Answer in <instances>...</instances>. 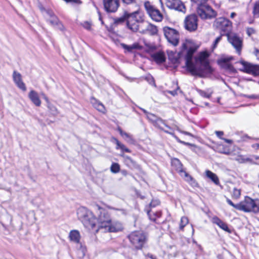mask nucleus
Segmentation results:
<instances>
[{"label": "nucleus", "mask_w": 259, "mask_h": 259, "mask_svg": "<svg viewBox=\"0 0 259 259\" xmlns=\"http://www.w3.org/2000/svg\"><path fill=\"white\" fill-rule=\"evenodd\" d=\"M255 33V30L252 28H248L247 29V33L249 36Z\"/></svg>", "instance_id": "de8ad7c7"}, {"label": "nucleus", "mask_w": 259, "mask_h": 259, "mask_svg": "<svg viewBox=\"0 0 259 259\" xmlns=\"http://www.w3.org/2000/svg\"><path fill=\"white\" fill-rule=\"evenodd\" d=\"M253 14L254 17H259V0L256 1L254 5Z\"/></svg>", "instance_id": "c9c22d12"}, {"label": "nucleus", "mask_w": 259, "mask_h": 259, "mask_svg": "<svg viewBox=\"0 0 259 259\" xmlns=\"http://www.w3.org/2000/svg\"><path fill=\"white\" fill-rule=\"evenodd\" d=\"M212 222L213 224H215L222 230L226 231L227 232L230 233L231 232V230L229 228L227 224L226 223L224 222L223 221H222L218 217H213L212 219Z\"/></svg>", "instance_id": "aec40b11"}, {"label": "nucleus", "mask_w": 259, "mask_h": 259, "mask_svg": "<svg viewBox=\"0 0 259 259\" xmlns=\"http://www.w3.org/2000/svg\"><path fill=\"white\" fill-rule=\"evenodd\" d=\"M128 239L136 249H141L147 241L145 233L136 231L131 232L128 236Z\"/></svg>", "instance_id": "20e7f679"}, {"label": "nucleus", "mask_w": 259, "mask_h": 259, "mask_svg": "<svg viewBox=\"0 0 259 259\" xmlns=\"http://www.w3.org/2000/svg\"><path fill=\"white\" fill-rule=\"evenodd\" d=\"M182 50L179 53L174 52L173 51H168L167 55L168 57V59L174 63H176L178 62L179 59L180 58L183 57L184 58V56L181 54Z\"/></svg>", "instance_id": "b1692460"}, {"label": "nucleus", "mask_w": 259, "mask_h": 259, "mask_svg": "<svg viewBox=\"0 0 259 259\" xmlns=\"http://www.w3.org/2000/svg\"><path fill=\"white\" fill-rule=\"evenodd\" d=\"M151 56L153 60L158 64L163 63L165 60L164 54L162 52H158L153 53L151 54Z\"/></svg>", "instance_id": "a878e982"}, {"label": "nucleus", "mask_w": 259, "mask_h": 259, "mask_svg": "<svg viewBox=\"0 0 259 259\" xmlns=\"http://www.w3.org/2000/svg\"><path fill=\"white\" fill-rule=\"evenodd\" d=\"M148 215L149 216V218H150V219L151 220H153V221H155V219H152V218H151V211H149V212H148Z\"/></svg>", "instance_id": "bf43d9fd"}, {"label": "nucleus", "mask_w": 259, "mask_h": 259, "mask_svg": "<svg viewBox=\"0 0 259 259\" xmlns=\"http://www.w3.org/2000/svg\"><path fill=\"white\" fill-rule=\"evenodd\" d=\"M197 46L190 39H186L182 45L181 54L184 56L186 65L188 70L192 75L201 77H206L212 72V69L209 65L207 52H201L192 61L194 53L197 49Z\"/></svg>", "instance_id": "f257e3e1"}, {"label": "nucleus", "mask_w": 259, "mask_h": 259, "mask_svg": "<svg viewBox=\"0 0 259 259\" xmlns=\"http://www.w3.org/2000/svg\"><path fill=\"white\" fill-rule=\"evenodd\" d=\"M82 25L85 29L87 30H90L91 28V24L88 21L84 22L82 23Z\"/></svg>", "instance_id": "c03bdc74"}, {"label": "nucleus", "mask_w": 259, "mask_h": 259, "mask_svg": "<svg viewBox=\"0 0 259 259\" xmlns=\"http://www.w3.org/2000/svg\"><path fill=\"white\" fill-rule=\"evenodd\" d=\"M146 256L151 259H157L155 256L150 253L147 254Z\"/></svg>", "instance_id": "864d4df0"}, {"label": "nucleus", "mask_w": 259, "mask_h": 259, "mask_svg": "<svg viewBox=\"0 0 259 259\" xmlns=\"http://www.w3.org/2000/svg\"><path fill=\"white\" fill-rule=\"evenodd\" d=\"M252 147L256 149H259V144H255L252 145Z\"/></svg>", "instance_id": "6e6d98bb"}, {"label": "nucleus", "mask_w": 259, "mask_h": 259, "mask_svg": "<svg viewBox=\"0 0 259 259\" xmlns=\"http://www.w3.org/2000/svg\"><path fill=\"white\" fill-rule=\"evenodd\" d=\"M242 65L241 71L247 73L256 75L259 74V67L257 65H253L244 61H241L239 62Z\"/></svg>", "instance_id": "2eb2a0df"}, {"label": "nucleus", "mask_w": 259, "mask_h": 259, "mask_svg": "<svg viewBox=\"0 0 259 259\" xmlns=\"http://www.w3.org/2000/svg\"><path fill=\"white\" fill-rule=\"evenodd\" d=\"M99 19H100V21H101L102 24H103V21L102 20L101 18V17H100H100H99Z\"/></svg>", "instance_id": "69168bd1"}, {"label": "nucleus", "mask_w": 259, "mask_h": 259, "mask_svg": "<svg viewBox=\"0 0 259 259\" xmlns=\"http://www.w3.org/2000/svg\"><path fill=\"white\" fill-rule=\"evenodd\" d=\"M177 130L180 132V133L183 134H185L186 135H188V136H193V135H192V134H191L190 133H189V132H185V131H181L180 130L178 127H177Z\"/></svg>", "instance_id": "09e8293b"}, {"label": "nucleus", "mask_w": 259, "mask_h": 259, "mask_svg": "<svg viewBox=\"0 0 259 259\" xmlns=\"http://www.w3.org/2000/svg\"><path fill=\"white\" fill-rule=\"evenodd\" d=\"M185 28L190 32L195 31L198 27V19L196 15L188 16L185 19Z\"/></svg>", "instance_id": "ddd939ff"}, {"label": "nucleus", "mask_w": 259, "mask_h": 259, "mask_svg": "<svg viewBox=\"0 0 259 259\" xmlns=\"http://www.w3.org/2000/svg\"><path fill=\"white\" fill-rule=\"evenodd\" d=\"M227 36L229 41L236 49L238 55H240L242 46V39L235 34H228Z\"/></svg>", "instance_id": "4468645a"}, {"label": "nucleus", "mask_w": 259, "mask_h": 259, "mask_svg": "<svg viewBox=\"0 0 259 259\" xmlns=\"http://www.w3.org/2000/svg\"><path fill=\"white\" fill-rule=\"evenodd\" d=\"M141 110L146 114V116H147V113H149V112H148L146 110L144 109H141Z\"/></svg>", "instance_id": "052dcab7"}, {"label": "nucleus", "mask_w": 259, "mask_h": 259, "mask_svg": "<svg viewBox=\"0 0 259 259\" xmlns=\"http://www.w3.org/2000/svg\"><path fill=\"white\" fill-rule=\"evenodd\" d=\"M166 5L171 9L183 11L185 8L184 5L180 0H166Z\"/></svg>", "instance_id": "a211bd4d"}, {"label": "nucleus", "mask_w": 259, "mask_h": 259, "mask_svg": "<svg viewBox=\"0 0 259 259\" xmlns=\"http://www.w3.org/2000/svg\"><path fill=\"white\" fill-rule=\"evenodd\" d=\"M97 213L99 215L100 226L109 232H117L123 230L122 224L118 221L112 222L110 215L107 210L97 206Z\"/></svg>", "instance_id": "7ed1b4c3"}, {"label": "nucleus", "mask_w": 259, "mask_h": 259, "mask_svg": "<svg viewBox=\"0 0 259 259\" xmlns=\"http://www.w3.org/2000/svg\"><path fill=\"white\" fill-rule=\"evenodd\" d=\"M174 92H170L169 93H170L171 94H172V95H175Z\"/></svg>", "instance_id": "338daca9"}, {"label": "nucleus", "mask_w": 259, "mask_h": 259, "mask_svg": "<svg viewBox=\"0 0 259 259\" xmlns=\"http://www.w3.org/2000/svg\"><path fill=\"white\" fill-rule=\"evenodd\" d=\"M158 29L156 26L149 22L148 28L147 29L146 34L150 35H155L157 33Z\"/></svg>", "instance_id": "473e14b6"}, {"label": "nucleus", "mask_w": 259, "mask_h": 259, "mask_svg": "<svg viewBox=\"0 0 259 259\" xmlns=\"http://www.w3.org/2000/svg\"><path fill=\"white\" fill-rule=\"evenodd\" d=\"M164 132L167 134H169L171 135H172L175 138V139L178 142L180 143H182L185 145H191V144L189 143H187V142H185L184 141H181L180 139H179L178 138V137H177L175 134L174 133H172V132H169L168 131H164Z\"/></svg>", "instance_id": "4c0bfd02"}, {"label": "nucleus", "mask_w": 259, "mask_h": 259, "mask_svg": "<svg viewBox=\"0 0 259 259\" xmlns=\"http://www.w3.org/2000/svg\"><path fill=\"white\" fill-rule=\"evenodd\" d=\"M91 103L93 106L99 111L105 113L106 109L105 106L99 101L97 100L95 98H92L91 99Z\"/></svg>", "instance_id": "cd10ccee"}, {"label": "nucleus", "mask_w": 259, "mask_h": 259, "mask_svg": "<svg viewBox=\"0 0 259 259\" xmlns=\"http://www.w3.org/2000/svg\"><path fill=\"white\" fill-rule=\"evenodd\" d=\"M108 207L109 209H116V210H117V209L113 208H112V207H110V206H108Z\"/></svg>", "instance_id": "0e129e2a"}, {"label": "nucleus", "mask_w": 259, "mask_h": 259, "mask_svg": "<svg viewBox=\"0 0 259 259\" xmlns=\"http://www.w3.org/2000/svg\"><path fill=\"white\" fill-rule=\"evenodd\" d=\"M236 13H234V12H232L231 14V15H230V17L231 18H233L235 16H236Z\"/></svg>", "instance_id": "13d9d810"}, {"label": "nucleus", "mask_w": 259, "mask_h": 259, "mask_svg": "<svg viewBox=\"0 0 259 259\" xmlns=\"http://www.w3.org/2000/svg\"><path fill=\"white\" fill-rule=\"evenodd\" d=\"M105 9L108 12H115L119 6L118 0H104Z\"/></svg>", "instance_id": "f3484780"}, {"label": "nucleus", "mask_w": 259, "mask_h": 259, "mask_svg": "<svg viewBox=\"0 0 259 259\" xmlns=\"http://www.w3.org/2000/svg\"><path fill=\"white\" fill-rule=\"evenodd\" d=\"M221 39H222L221 35L219 36L216 38V39L214 41L213 44L212 45V49L213 50L214 49L217 47L218 44L220 41Z\"/></svg>", "instance_id": "37998d69"}, {"label": "nucleus", "mask_w": 259, "mask_h": 259, "mask_svg": "<svg viewBox=\"0 0 259 259\" xmlns=\"http://www.w3.org/2000/svg\"><path fill=\"white\" fill-rule=\"evenodd\" d=\"M13 78L14 81L20 89L23 91H25L26 90V86L22 80V77L20 73L15 71H14Z\"/></svg>", "instance_id": "6ab92c4d"}, {"label": "nucleus", "mask_w": 259, "mask_h": 259, "mask_svg": "<svg viewBox=\"0 0 259 259\" xmlns=\"http://www.w3.org/2000/svg\"><path fill=\"white\" fill-rule=\"evenodd\" d=\"M231 159L235 160L239 163H245L246 162H252V159L245 157L244 156L242 155H238L234 157L231 158Z\"/></svg>", "instance_id": "7c9ffc66"}, {"label": "nucleus", "mask_w": 259, "mask_h": 259, "mask_svg": "<svg viewBox=\"0 0 259 259\" xmlns=\"http://www.w3.org/2000/svg\"><path fill=\"white\" fill-rule=\"evenodd\" d=\"M147 118L155 125H158L159 123H161L165 125L168 128L170 129V127L167 125L161 118L157 117L153 114L147 113Z\"/></svg>", "instance_id": "393cba45"}, {"label": "nucleus", "mask_w": 259, "mask_h": 259, "mask_svg": "<svg viewBox=\"0 0 259 259\" xmlns=\"http://www.w3.org/2000/svg\"><path fill=\"white\" fill-rule=\"evenodd\" d=\"M69 238L70 241L76 244L80 243L81 236L79 232L77 230L70 231L69 234Z\"/></svg>", "instance_id": "4be33fe9"}, {"label": "nucleus", "mask_w": 259, "mask_h": 259, "mask_svg": "<svg viewBox=\"0 0 259 259\" xmlns=\"http://www.w3.org/2000/svg\"><path fill=\"white\" fill-rule=\"evenodd\" d=\"M188 223L189 220L188 218L186 217H182L180 224V229L181 230H183L184 228L188 224Z\"/></svg>", "instance_id": "f704fd0d"}, {"label": "nucleus", "mask_w": 259, "mask_h": 259, "mask_svg": "<svg viewBox=\"0 0 259 259\" xmlns=\"http://www.w3.org/2000/svg\"><path fill=\"white\" fill-rule=\"evenodd\" d=\"M118 131L120 135L124 139V140L128 143H134L135 141L132 135L123 131L121 128H118Z\"/></svg>", "instance_id": "c756f323"}, {"label": "nucleus", "mask_w": 259, "mask_h": 259, "mask_svg": "<svg viewBox=\"0 0 259 259\" xmlns=\"http://www.w3.org/2000/svg\"><path fill=\"white\" fill-rule=\"evenodd\" d=\"M215 133L216 135L217 136V137L218 138H219L220 139L223 140V138L222 137V136L224 135V132H222V131H215Z\"/></svg>", "instance_id": "49530a36"}, {"label": "nucleus", "mask_w": 259, "mask_h": 259, "mask_svg": "<svg viewBox=\"0 0 259 259\" xmlns=\"http://www.w3.org/2000/svg\"><path fill=\"white\" fill-rule=\"evenodd\" d=\"M254 158L255 159V160H256L255 162H253L252 161V163H254V164H258L259 165V156H254Z\"/></svg>", "instance_id": "3c124183"}, {"label": "nucleus", "mask_w": 259, "mask_h": 259, "mask_svg": "<svg viewBox=\"0 0 259 259\" xmlns=\"http://www.w3.org/2000/svg\"><path fill=\"white\" fill-rule=\"evenodd\" d=\"M241 195L240 190L234 188L232 193V197L235 199H238Z\"/></svg>", "instance_id": "58836bf2"}, {"label": "nucleus", "mask_w": 259, "mask_h": 259, "mask_svg": "<svg viewBox=\"0 0 259 259\" xmlns=\"http://www.w3.org/2000/svg\"><path fill=\"white\" fill-rule=\"evenodd\" d=\"M199 94L201 96L203 97L209 98L211 97L212 92L206 93L204 91H200Z\"/></svg>", "instance_id": "ea45409f"}, {"label": "nucleus", "mask_w": 259, "mask_h": 259, "mask_svg": "<svg viewBox=\"0 0 259 259\" xmlns=\"http://www.w3.org/2000/svg\"><path fill=\"white\" fill-rule=\"evenodd\" d=\"M141 21H140V24L138 25L137 31L141 34H146L147 29L148 28L149 22L145 20V17L144 13H143L141 18Z\"/></svg>", "instance_id": "412c9836"}, {"label": "nucleus", "mask_w": 259, "mask_h": 259, "mask_svg": "<svg viewBox=\"0 0 259 259\" xmlns=\"http://www.w3.org/2000/svg\"><path fill=\"white\" fill-rule=\"evenodd\" d=\"M125 160L126 161H130V162H132V160L131 159V158L128 156H126L125 157Z\"/></svg>", "instance_id": "4d7b16f0"}, {"label": "nucleus", "mask_w": 259, "mask_h": 259, "mask_svg": "<svg viewBox=\"0 0 259 259\" xmlns=\"http://www.w3.org/2000/svg\"><path fill=\"white\" fill-rule=\"evenodd\" d=\"M254 54L256 57L257 59L259 60V50L258 49H255L254 51Z\"/></svg>", "instance_id": "603ef678"}, {"label": "nucleus", "mask_w": 259, "mask_h": 259, "mask_svg": "<svg viewBox=\"0 0 259 259\" xmlns=\"http://www.w3.org/2000/svg\"><path fill=\"white\" fill-rule=\"evenodd\" d=\"M218 151L220 153H223L226 155H230V148L229 146H225L223 145H219L218 146Z\"/></svg>", "instance_id": "2f4dec72"}, {"label": "nucleus", "mask_w": 259, "mask_h": 259, "mask_svg": "<svg viewBox=\"0 0 259 259\" xmlns=\"http://www.w3.org/2000/svg\"><path fill=\"white\" fill-rule=\"evenodd\" d=\"M234 59L232 56L222 57L218 60V64L222 68L232 70L233 69L232 65L230 63Z\"/></svg>", "instance_id": "dca6fc26"}, {"label": "nucleus", "mask_w": 259, "mask_h": 259, "mask_svg": "<svg viewBox=\"0 0 259 259\" xmlns=\"http://www.w3.org/2000/svg\"><path fill=\"white\" fill-rule=\"evenodd\" d=\"M172 164H175L176 165H178L177 170L179 173L181 177L183 178L186 181L188 182L190 185H191L193 186H195L197 185V183L196 181L194 180V179L188 173H187L185 171L183 170V169L182 168V165L179 159H174V160H172Z\"/></svg>", "instance_id": "f8f14e48"}, {"label": "nucleus", "mask_w": 259, "mask_h": 259, "mask_svg": "<svg viewBox=\"0 0 259 259\" xmlns=\"http://www.w3.org/2000/svg\"><path fill=\"white\" fill-rule=\"evenodd\" d=\"M28 97L31 101L36 106L39 107L41 105V101L36 92L34 90L30 91Z\"/></svg>", "instance_id": "5701e85b"}, {"label": "nucleus", "mask_w": 259, "mask_h": 259, "mask_svg": "<svg viewBox=\"0 0 259 259\" xmlns=\"http://www.w3.org/2000/svg\"><path fill=\"white\" fill-rule=\"evenodd\" d=\"M205 176L209 179L215 185H219L220 184V181L217 175L209 170H206L205 171Z\"/></svg>", "instance_id": "bb28decb"}, {"label": "nucleus", "mask_w": 259, "mask_h": 259, "mask_svg": "<svg viewBox=\"0 0 259 259\" xmlns=\"http://www.w3.org/2000/svg\"><path fill=\"white\" fill-rule=\"evenodd\" d=\"M122 47L123 49L126 50L128 52H132L134 50H141L142 46L138 42H135L131 45H127L125 44H122Z\"/></svg>", "instance_id": "c85d7f7f"}, {"label": "nucleus", "mask_w": 259, "mask_h": 259, "mask_svg": "<svg viewBox=\"0 0 259 259\" xmlns=\"http://www.w3.org/2000/svg\"><path fill=\"white\" fill-rule=\"evenodd\" d=\"M42 95L43 96L45 100L47 101V102H48V98L44 95V94H42Z\"/></svg>", "instance_id": "680f3d73"}, {"label": "nucleus", "mask_w": 259, "mask_h": 259, "mask_svg": "<svg viewBox=\"0 0 259 259\" xmlns=\"http://www.w3.org/2000/svg\"><path fill=\"white\" fill-rule=\"evenodd\" d=\"M41 11L44 13L46 19L52 26L62 31L64 30L63 25L60 22L52 11L45 9L41 10Z\"/></svg>", "instance_id": "1a4fd4ad"}, {"label": "nucleus", "mask_w": 259, "mask_h": 259, "mask_svg": "<svg viewBox=\"0 0 259 259\" xmlns=\"http://www.w3.org/2000/svg\"><path fill=\"white\" fill-rule=\"evenodd\" d=\"M144 7L147 14L152 20L155 22H160L162 21L163 15L158 9L151 5L150 2H145Z\"/></svg>", "instance_id": "9d476101"}, {"label": "nucleus", "mask_w": 259, "mask_h": 259, "mask_svg": "<svg viewBox=\"0 0 259 259\" xmlns=\"http://www.w3.org/2000/svg\"><path fill=\"white\" fill-rule=\"evenodd\" d=\"M143 13V12L139 11L131 13H125L126 25L127 28L131 31L137 32L138 25L140 24V21H141Z\"/></svg>", "instance_id": "423d86ee"}, {"label": "nucleus", "mask_w": 259, "mask_h": 259, "mask_svg": "<svg viewBox=\"0 0 259 259\" xmlns=\"http://www.w3.org/2000/svg\"><path fill=\"white\" fill-rule=\"evenodd\" d=\"M239 210L246 212L259 211V200L252 199L249 197L246 196L244 199L239 202Z\"/></svg>", "instance_id": "39448f33"}, {"label": "nucleus", "mask_w": 259, "mask_h": 259, "mask_svg": "<svg viewBox=\"0 0 259 259\" xmlns=\"http://www.w3.org/2000/svg\"><path fill=\"white\" fill-rule=\"evenodd\" d=\"M114 140L116 144V149H120L123 152L130 153L131 150L126 147L123 144H121L117 139L114 138Z\"/></svg>", "instance_id": "72a5a7b5"}, {"label": "nucleus", "mask_w": 259, "mask_h": 259, "mask_svg": "<svg viewBox=\"0 0 259 259\" xmlns=\"http://www.w3.org/2000/svg\"><path fill=\"white\" fill-rule=\"evenodd\" d=\"M223 140H224L227 143L231 144L232 143V141L231 140L224 139V138H223Z\"/></svg>", "instance_id": "5fc2aeb1"}, {"label": "nucleus", "mask_w": 259, "mask_h": 259, "mask_svg": "<svg viewBox=\"0 0 259 259\" xmlns=\"http://www.w3.org/2000/svg\"><path fill=\"white\" fill-rule=\"evenodd\" d=\"M244 97L253 99H259V95H244Z\"/></svg>", "instance_id": "a18cd8bd"}, {"label": "nucleus", "mask_w": 259, "mask_h": 259, "mask_svg": "<svg viewBox=\"0 0 259 259\" xmlns=\"http://www.w3.org/2000/svg\"><path fill=\"white\" fill-rule=\"evenodd\" d=\"M163 31L165 37L169 43L174 46L178 45L179 42V33L177 30L165 26L163 27Z\"/></svg>", "instance_id": "9b49d317"}, {"label": "nucleus", "mask_w": 259, "mask_h": 259, "mask_svg": "<svg viewBox=\"0 0 259 259\" xmlns=\"http://www.w3.org/2000/svg\"><path fill=\"white\" fill-rule=\"evenodd\" d=\"M122 2L126 4H131L135 2V0H122Z\"/></svg>", "instance_id": "8fccbe9b"}, {"label": "nucleus", "mask_w": 259, "mask_h": 259, "mask_svg": "<svg viewBox=\"0 0 259 259\" xmlns=\"http://www.w3.org/2000/svg\"><path fill=\"white\" fill-rule=\"evenodd\" d=\"M226 201L227 202V203L230 205L231 206H233L234 208L239 210V203H237L236 204H235L234 203H233V202L230 200L229 199V198H227L226 199Z\"/></svg>", "instance_id": "a19ab883"}, {"label": "nucleus", "mask_w": 259, "mask_h": 259, "mask_svg": "<svg viewBox=\"0 0 259 259\" xmlns=\"http://www.w3.org/2000/svg\"><path fill=\"white\" fill-rule=\"evenodd\" d=\"M213 26L221 31L222 34H228L232 27V23L224 17L217 18L213 23Z\"/></svg>", "instance_id": "0eeeda50"}, {"label": "nucleus", "mask_w": 259, "mask_h": 259, "mask_svg": "<svg viewBox=\"0 0 259 259\" xmlns=\"http://www.w3.org/2000/svg\"><path fill=\"white\" fill-rule=\"evenodd\" d=\"M110 170L113 173H117L120 170V166L117 163H113L111 166Z\"/></svg>", "instance_id": "e433bc0d"}, {"label": "nucleus", "mask_w": 259, "mask_h": 259, "mask_svg": "<svg viewBox=\"0 0 259 259\" xmlns=\"http://www.w3.org/2000/svg\"><path fill=\"white\" fill-rule=\"evenodd\" d=\"M97 206H94V213L85 207H80L77 210V215L83 225L84 227L89 230H95L98 232L99 229H101L99 221V215L97 213Z\"/></svg>", "instance_id": "f03ea898"}, {"label": "nucleus", "mask_w": 259, "mask_h": 259, "mask_svg": "<svg viewBox=\"0 0 259 259\" xmlns=\"http://www.w3.org/2000/svg\"><path fill=\"white\" fill-rule=\"evenodd\" d=\"M125 20H126V18L125 17V13H124L123 17L115 19L114 21V23L116 24H119L124 22Z\"/></svg>", "instance_id": "79ce46f5"}, {"label": "nucleus", "mask_w": 259, "mask_h": 259, "mask_svg": "<svg viewBox=\"0 0 259 259\" xmlns=\"http://www.w3.org/2000/svg\"><path fill=\"white\" fill-rule=\"evenodd\" d=\"M229 2H232V3H237V0H229Z\"/></svg>", "instance_id": "e2e57ef3"}, {"label": "nucleus", "mask_w": 259, "mask_h": 259, "mask_svg": "<svg viewBox=\"0 0 259 259\" xmlns=\"http://www.w3.org/2000/svg\"><path fill=\"white\" fill-rule=\"evenodd\" d=\"M197 12L203 19H207L216 16V12L208 5L201 4L197 7Z\"/></svg>", "instance_id": "6e6552de"}]
</instances>
